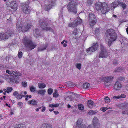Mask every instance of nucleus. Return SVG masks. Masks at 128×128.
<instances>
[{
	"label": "nucleus",
	"mask_w": 128,
	"mask_h": 128,
	"mask_svg": "<svg viewBox=\"0 0 128 128\" xmlns=\"http://www.w3.org/2000/svg\"><path fill=\"white\" fill-rule=\"evenodd\" d=\"M74 22L76 24V26L79 24H81L82 23V20L80 19L79 17L77 18L76 19Z\"/></svg>",
	"instance_id": "obj_19"
},
{
	"label": "nucleus",
	"mask_w": 128,
	"mask_h": 128,
	"mask_svg": "<svg viewBox=\"0 0 128 128\" xmlns=\"http://www.w3.org/2000/svg\"><path fill=\"white\" fill-rule=\"evenodd\" d=\"M81 64H77L76 65V67L78 69L80 70L81 69Z\"/></svg>",
	"instance_id": "obj_41"
},
{
	"label": "nucleus",
	"mask_w": 128,
	"mask_h": 128,
	"mask_svg": "<svg viewBox=\"0 0 128 128\" xmlns=\"http://www.w3.org/2000/svg\"><path fill=\"white\" fill-rule=\"evenodd\" d=\"M89 18L90 25L91 27H92L96 22V16L94 14L90 13L89 14Z\"/></svg>",
	"instance_id": "obj_8"
},
{
	"label": "nucleus",
	"mask_w": 128,
	"mask_h": 128,
	"mask_svg": "<svg viewBox=\"0 0 128 128\" xmlns=\"http://www.w3.org/2000/svg\"><path fill=\"white\" fill-rule=\"evenodd\" d=\"M14 128H26V127L24 124H18L16 125Z\"/></svg>",
	"instance_id": "obj_27"
},
{
	"label": "nucleus",
	"mask_w": 128,
	"mask_h": 128,
	"mask_svg": "<svg viewBox=\"0 0 128 128\" xmlns=\"http://www.w3.org/2000/svg\"><path fill=\"white\" fill-rule=\"evenodd\" d=\"M119 4V1H114L111 4L112 10V8L114 9Z\"/></svg>",
	"instance_id": "obj_20"
},
{
	"label": "nucleus",
	"mask_w": 128,
	"mask_h": 128,
	"mask_svg": "<svg viewBox=\"0 0 128 128\" xmlns=\"http://www.w3.org/2000/svg\"><path fill=\"white\" fill-rule=\"evenodd\" d=\"M100 50L99 55V58H106L108 56V52L106 48L102 45L100 46Z\"/></svg>",
	"instance_id": "obj_7"
},
{
	"label": "nucleus",
	"mask_w": 128,
	"mask_h": 128,
	"mask_svg": "<svg viewBox=\"0 0 128 128\" xmlns=\"http://www.w3.org/2000/svg\"><path fill=\"white\" fill-rule=\"evenodd\" d=\"M92 124L94 128H99L100 127V122L96 117H94L93 119Z\"/></svg>",
	"instance_id": "obj_12"
},
{
	"label": "nucleus",
	"mask_w": 128,
	"mask_h": 128,
	"mask_svg": "<svg viewBox=\"0 0 128 128\" xmlns=\"http://www.w3.org/2000/svg\"><path fill=\"white\" fill-rule=\"evenodd\" d=\"M76 5V2L74 0L72 1L69 2L67 6V9L69 12L74 14L76 13L77 10Z\"/></svg>",
	"instance_id": "obj_5"
},
{
	"label": "nucleus",
	"mask_w": 128,
	"mask_h": 128,
	"mask_svg": "<svg viewBox=\"0 0 128 128\" xmlns=\"http://www.w3.org/2000/svg\"><path fill=\"white\" fill-rule=\"evenodd\" d=\"M53 97L56 98L58 96L59 94L58 93V91L56 90L54 91V92L53 94Z\"/></svg>",
	"instance_id": "obj_34"
},
{
	"label": "nucleus",
	"mask_w": 128,
	"mask_h": 128,
	"mask_svg": "<svg viewBox=\"0 0 128 128\" xmlns=\"http://www.w3.org/2000/svg\"><path fill=\"white\" fill-rule=\"evenodd\" d=\"M92 2V0H88L87 3L89 5H91Z\"/></svg>",
	"instance_id": "obj_44"
},
{
	"label": "nucleus",
	"mask_w": 128,
	"mask_h": 128,
	"mask_svg": "<svg viewBox=\"0 0 128 128\" xmlns=\"http://www.w3.org/2000/svg\"><path fill=\"white\" fill-rule=\"evenodd\" d=\"M126 103H124L120 105V108L122 109V110H126Z\"/></svg>",
	"instance_id": "obj_31"
},
{
	"label": "nucleus",
	"mask_w": 128,
	"mask_h": 128,
	"mask_svg": "<svg viewBox=\"0 0 128 128\" xmlns=\"http://www.w3.org/2000/svg\"><path fill=\"white\" fill-rule=\"evenodd\" d=\"M114 77L108 76L104 77L103 78L104 85L106 86H109L111 84V82L113 80Z\"/></svg>",
	"instance_id": "obj_10"
},
{
	"label": "nucleus",
	"mask_w": 128,
	"mask_h": 128,
	"mask_svg": "<svg viewBox=\"0 0 128 128\" xmlns=\"http://www.w3.org/2000/svg\"><path fill=\"white\" fill-rule=\"evenodd\" d=\"M29 88L30 90L32 92H34L36 90V87L33 86H30Z\"/></svg>",
	"instance_id": "obj_37"
},
{
	"label": "nucleus",
	"mask_w": 128,
	"mask_h": 128,
	"mask_svg": "<svg viewBox=\"0 0 128 128\" xmlns=\"http://www.w3.org/2000/svg\"><path fill=\"white\" fill-rule=\"evenodd\" d=\"M90 84L88 83H85L83 84V87L84 89H88L90 88Z\"/></svg>",
	"instance_id": "obj_25"
},
{
	"label": "nucleus",
	"mask_w": 128,
	"mask_h": 128,
	"mask_svg": "<svg viewBox=\"0 0 128 128\" xmlns=\"http://www.w3.org/2000/svg\"><path fill=\"white\" fill-rule=\"evenodd\" d=\"M122 87V85L118 81L116 82L114 86V89L116 90H120L121 88Z\"/></svg>",
	"instance_id": "obj_16"
},
{
	"label": "nucleus",
	"mask_w": 128,
	"mask_h": 128,
	"mask_svg": "<svg viewBox=\"0 0 128 128\" xmlns=\"http://www.w3.org/2000/svg\"><path fill=\"white\" fill-rule=\"evenodd\" d=\"M18 105L19 107H20L23 104L22 102H19L18 103Z\"/></svg>",
	"instance_id": "obj_51"
},
{
	"label": "nucleus",
	"mask_w": 128,
	"mask_h": 128,
	"mask_svg": "<svg viewBox=\"0 0 128 128\" xmlns=\"http://www.w3.org/2000/svg\"><path fill=\"white\" fill-rule=\"evenodd\" d=\"M119 80L121 81H122L124 80V77L120 78L119 79Z\"/></svg>",
	"instance_id": "obj_56"
},
{
	"label": "nucleus",
	"mask_w": 128,
	"mask_h": 128,
	"mask_svg": "<svg viewBox=\"0 0 128 128\" xmlns=\"http://www.w3.org/2000/svg\"><path fill=\"white\" fill-rule=\"evenodd\" d=\"M39 25L43 30L46 31H50L53 32V30L47 26L48 23L44 20L41 19L40 20Z\"/></svg>",
	"instance_id": "obj_6"
},
{
	"label": "nucleus",
	"mask_w": 128,
	"mask_h": 128,
	"mask_svg": "<svg viewBox=\"0 0 128 128\" xmlns=\"http://www.w3.org/2000/svg\"><path fill=\"white\" fill-rule=\"evenodd\" d=\"M22 23V21L21 20L18 22L16 24V28L17 30L19 31L21 30L22 32H24L27 31L31 27V24H28L27 26L24 25L21 27Z\"/></svg>",
	"instance_id": "obj_3"
},
{
	"label": "nucleus",
	"mask_w": 128,
	"mask_h": 128,
	"mask_svg": "<svg viewBox=\"0 0 128 128\" xmlns=\"http://www.w3.org/2000/svg\"><path fill=\"white\" fill-rule=\"evenodd\" d=\"M95 32L96 35L97 36L99 34H100V32L99 29L98 28L96 29L95 31Z\"/></svg>",
	"instance_id": "obj_40"
},
{
	"label": "nucleus",
	"mask_w": 128,
	"mask_h": 128,
	"mask_svg": "<svg viewBox=\"0 0 128 128\" xmlns=\"http://www.w3.org/2000/svg\"><path fill=\"white\" fill-rule=\"evenodd\" d=\"M98 46V43H96L92 46H91L86 50V52L88 53L92 52L96 50Z\"/></svg>",
	"instance_id": "obj_13"
},
{
	"label": "nucleus",
	"mask_w": 128,
	"mask_h": 128,
	"mask_svg": "<svg viewBox=\"0 0 128 128\" xmlns=\"http://www.w3.org/2000/svg\"><path fill=\"white\" fill-rule=\"evenodd\" d=\"M10 6L14 11H16L17 10L18 5L15 1L11 2L10 4Z\"/></svg>",
	"instance_id": "obj_17"
},
{
	"label": "nucleus",
	"mask_w": 128,
	"mask_h": 128,
	"mask_svg": "<svg viewBox=\"0 0 128 128\" xmlns=\"http://www.w3.org/2000/svg\"><path fill=\"white\" fill-rule=\"evenodd\" d=\"M38 85L39 88H44L46 86V84L44 83H38Z\"/></svg>",
	"instance_id": "obj_30"
},
{
	"label": "nucleus",
	"mask_w": 128,
	"mask_h": 128,
	"mask_svg": "<svg viewBox=\"0 0 128 128\" xmlns=\"http://www.w3.org/2000/svg\"><path fill=\"white\" fill-rule=\"evenodd\" d=\"M56 0H49L48 5L46 6L45 9L47 11H48L52 7V6L54 5V3Z\"/></svg>",
	"instance_id": "obj_14"
},
{
	"label": "nucleus",
	"mask_w": 128,
	"mask_h": 128,
	"mask_svg": "<svg viewBox=\"0 0 128 128\" xmlns=\"http://www.w3.org/2000/svg\"><path fill=\"white\" fill-rule=\"evenodd\" d=\"M54 112L55 114H59V112L58 111H54Z\"/></svg>",
	"instance_id": "obj_60"
},
{
	"label": "nucleus",
	"mask_w": 128,
	"mask_h": 128,
	"mask_svg": "<svg viewBox=\"0 0 128 128\" xmlns=\"http://www.w3.org/2000/svg\"><path fill=\"white\" fill-rule=\"evenodd\" d=\"M6 72L7 73L10 74L11 75L12 74V72H10V71L9 70H6Z\"/></svg>",
	"instance_id": "obj_53"
},
{
	"label": "nucleus",
	"mask_w": 128,
	"mask_h": 128,
	"mask_svg": "<svg viewBox=\"0 0 128 128\" xmlns=\"http://www.w3.org/2000/svg\"><path fill=\"white\" fill-rule=\"evenodd\" d=\"M20 94V96H22V95H23V92H21Z\"/></svg>",
	"instance_id": "obj_63"
},
{
	"label": "nucleus",
	"mask_w": 128,
	"mask_h": 128,
	"mask_svg": "<svg viewBox=\"0 0 128 128\" xmlns=\"http://www.w3.org/2000/svg\"><path fill=\"white\" fill-rule=\"evenodd\" d=\"M127 111H122V113L124 114H126Z\"/></svg>",
	"instance_id": "obj_55"
},
{
	"label": "nucleus",
	"mask_w": 128,
	"mask_h": 128,
	"mask_svg": "<svg viewBox=\"0 0 128 128\" xmlns=\"http://www.w3.org/2000/svg\"><path fill=\"white\" fill-rule=\"evenodd\" d=\"M16 98L18 99H21L22 98V97L20 96V94H18V95L17 96Z\"/></svg>",
	"instance_id": "obj_52"
},
{
	"label": "nucleus",
	"mask_w": 128,
	"mask_h": 128,
	"mask_svg": "<svg viewBox=\"0 0 128 128\" xmlns=\"http://www.w3.org/2000/svg\"><path fill=\"white\" fill-rule=\"evenodd\" d=\"M46 92V90H38V93L39 94H42L43 95Z\"/></svg>",
	"instance_id": "obj_26"
},
{
	"label": "nucleus",
	"mask_w": 128,
	"mask_h": 128,
	"mask_svg": "<svg viewBox=\"0 0 128 128\" xmlns=\"http://www.w3.org/2000/svg\"><path fill=\"white\" fill-rule=\"evenodd\" d=\"M119 98H120V96H115L113 97V98L114 100L115 99H118Z\"/></svg>",
	"instance_id": "obj_46"
},
{
	"label": "nucleus",
	"mask_w": 128,
	"mask_h": 128,
	"mask_svg": "<svg viewBox=\"0 0 128 128\" xmlns=\"http://www.w3.org/2000/svg\"><path fill=\"white\" fill-rule=\"evenodd\" d=\"M97 111L90 110L88 114L89 115H94V114Z\"/></svg>",
	"instance_id": "obj_35"
},
{
	"label": "nucleus",
	"mask_w": 128,
	"mask_h": 128,
	"mask_svg": "<svg viewBox=\"0 0 128 128\" xmlns=\"http://www.w3.org/2000/svg\"><path fill=\"white\" fill-rule=\"evenodd\" d=\"M47 46L48 45L47 44H45L40 46L38 48V51H43L46 49Z\"/></svg>",
	"instance_id": "obj_18"
},
{
	"label": "nucleus",
	"mask_w": 128,
	"mask_h": 128,
	"mask_svg": "<svg viewBox=\"0 0 128 128\" xmlns=\"http://www.w3.org/2000/svg\"><path fill=\"white\" fill-rule=\"evenodd\" d=\"M104 100L105 102L106 103L110 102V99L108 97L105 98Z\"/></svg>",
	"instance_id": "obj_42"
},
{
	"label": "nucleus",
	"mask_w": 128,
	"mask_h": 128,
	"mask_svg": "<svg viewBox=\"0 0 128 128\" xmlns=\"http://www.w3.org/2000/svg\"><path fill=\"white\" fill-rule=\"evenodd\" d=\"M22 52H18V57L19 58L22 57Z\"/></svg>",
	"instance_id": "obj_43"
},
{
	"label": "nucleus",
	"mask_w": 128,
	"mask_h": 128,
	"mask_svg": "<svg viewBox=\"0 0 128 128\" xmlns=\"http://www.w3.org/2000/svg\"><path fill=\"white\" fill-rule=\"evenodd\" d=\"M12 73L13 75L15 76H20L21 75V74L20 73L18 72H17L16 70L12 71Z\"/></svg>",
	"instance_id": "obj_32"
},
{
	"label": "nucleus",
	"mask_w": 128,
	"mask_h": 128,
	"mask_svg": "<svg viewBox=\"0 0 128 128\" xmlns=\"http://www.w3.org/2000/svg\"><path fill=\"white\" fill-rule=\"evenodd\" d=\"M18 92H15L14 93V95L15 96V97L16 98L17 96L18 95Z\"/></svg>",
	"instance_id": "obj_48"
},
{
	"label": "nucleus",
	"mask_w": 128,
	"mask_h": 128,
	"mask_svg": "<svg viewBox=\"0 0 128 128\" xmlns=\"http://www.w3.org/2000/svg\"><path fill=\"white\" fill-rule=\"evenodd\" d=\"M78 107L79 109L80 110H82L84 109V107L82 104H79L78 105Z\"/></svg>",
	"instance_id": "obj_39"
},
{
	"label": "nucleus",
	"mask_w": 128,
	"mask_h": 128,
	"mask_svg": "<svg viewBox=\"0 0 128 128\" xmlns=\"http://www.w3.org/2000/svg\"><path fill=\"white\" fill-rule=\"evenodd\" d=\"M9 79L10 80V81H12V82L13 83H14V82H15V81H16V80H14V79H11L10 78H9Z\"/></svg>",
	"instance_id": "obj_58"
},
{
	"label": "nucleus",
	"mask_w": 128,
	"mask_h": 128,
	"mask_svg": "<svg viewBox=\"0 0 128 128\" xmlns=\"http://www.w3.org/2000/svg\"><path fill=\"white\" fill-rule=\"evenodd\" d=\"M38 29L34 30V35L36 38H38L40 36L39 35V33H38Z\"/></svg>",
	"instance_id": "obj_22"
},
{
	"label": "nucleus",
	"mask_w": 128,
	"mask_h": 128,
	"mask_svg": "<svg viewBox=\"0 0 128 128\" xmlns=\"http://www.w3.org/2000/svg\"><path fill=\"white\" fill-rule=\"evenodd\" d=\"M14 34L12 31L10 33L6 32L4 34H2L0 33V41L2 40H5L8 38L10 36H13Z\"/></svg>",
	"instance_id": "obj_11"
},
{
	"label": "nucleus",
	"mask_w": 128,
	"mask_h": 128,
	"mask_svg": "<svg viewBox=\"0 0 128 128\" xmlns=\"http://www.w3.org/2000/svg\"><path fill=\"white\" fill-rule=\"evenodd\" d=\"M59 104H54V107H58L59 106Z\"/></svg>",
	"instance_id": "obj_57"
},
{
	"label": "nucleus",
	"mask_w": 128,
	"mask_h": 128,
	"mask_svg": "<svg viewBox=\"0 0 128 128\" xmlns=\"http://www.w3.org/2000/svg\"><path fill=\"white\" fill-rule=\"evenodd\" d=\"M76 32H74L72 34V35L73 36L74 35H77V34H78V33H77V32H76Z\"/></svg>",
	"instance_id": "obj_61"
},
{
	"label": "nucleus",
	"mask_w": 128,
	"mask_h": 128,
	"mask_svg": "<svg viewBox=\"0 0 128 128\" xmlns=\"http://www.w3.org/2000/svg\"><path fill=\"white\" fill-rule=\"evenodd\" d=\"M76 26V24L75 23L74 21L72 23H70L68 24V26L70 27L74 28Z\"/></svg>",
	"instance_id": "obj_33"
},
{
	"label": "nucleus",
	"mask_w": 128,
	"mask_h": 128,
	"mask_svg": "<svg viewBox=\"0 0 128 128\" xmlns=\"http://www.w3.org/2000/svg\"><path fill=\"white\" fill-rule=\"evenodd\" d=\"M95 8L98 11H101L102 14H105L110 10L109 8L105 2H96Z\"/></svg>",
	"instance_id": "obj_2"
},
{
	"label": "nucleus",
	"mask_w": 128,
	"mask_h": 128,
	"mask_svg": "<svg viewBox=\"0 0 128 128\" xmlns=\"http://www.w3.org/2000/svg\"><path fill=\"white\" fill-rule=\"evenodd\" d=\"M107 110V107L102 108H100V110L103 112H105Z\"/></svg>",
	"instance_id": "obj_47"
},
{
	"label": "nucleus",
	"mask_w": 128,
	"mask_h": 128,
	"mask_svg": "<svg viewBox=\"0 0 128 128\" xmlns=\"http://www.w3.org/2000/svg\"><path fill=\"white\" fill-rule=\"evenodd\" d=\"M22 84L23 86L24 87H26L27 86V84L26 82H22Z\"/></svg>",
	"instance_id": "obj_45"
},
{
	"label": "nucleus",
	"mask_w": 128,
	"mask_h": 128,
	"mask_svg": "<svg viewBox=\"0 0 128 128\" xmlns=\"http://www.w3.org/2000/svg\"><path fill=\"white\" fill-rule=\"evenodd\" d=\"M68 86H74L72 83L71 82H69L68 83Z\"/></svg>",
	"instance_id": "obj_49"
},
{
	"label": "nucleus",
	"mask_w": 128,
	"mask_h": 128,
	"mask_svg": "<svg viewBox=\"0 0 128 128\" xmlns=\"http://www.w3.org/2000/svg\"><path fill=\"white\" fill-rule=\"evenodd\" d=\"M119 5L122 6L124 9H125L126 8V4L122 2L119 1Z\"/></svg>",
	"instance_id": "obj_28"
},
{
	"label": "nucleus",
	"mask_w": 128,
	"mask_h": 128,
	"mask_svg": "<svg viewBox=\"0 0 128 128\" xmlns=\"http://www.w3.org/2000/svg\"><path fill=\"white\" fill-rule=\"evenodd\" d=\"M67 41H66L65 42V43L63 44V45L64 47H66V46L67 45V44H66V43H67Z\"/></svg>",
	"instance_id": "obj_54"
},
{
	"label": "nucleus",
	"mask_w": 128,
	"mask_h": 128,
	"mask_svg": "<svg viewBox=\"0 0 128 128\" xmlns=\"http://www.w3.org/2000/svg\"><path fill=\"white\" fill-rule=\"evenodd\" d=\"M6 89L7 91H6V92L8 93H9L10 92L12 91L13 90V88L12 87H7L6 88Z\"/></svg>",
	"instance_id": "obj_38"
},
{
	"label": "nucleus",
	"mask_w": 128,
	"mask_h": 128,
	"mask_svg": "<svg viewBox=\"0 0 128 128\" xmlns=\"http://www.w3.org/2000/svg\"><path fill=\"white\" fill-rule=\"evenodd\" d=\"M126 104V109H128V103H126V104Z\"/></svg>",
	"instance_id": "obj_62"
},
{
	"label": "nucleus",
	"mask_w": 128,
	"mask_h": 128,
	"mask_svg": "<svg viewBox=\"0 0 128 128\" xmlns=\"http://www.w3.org/2000/svg\"><path fill=\"white\" fill-rule=\"evenodd\" d=\"M106 38H109L108 40V44L110 46L114 41L116 40L117 34L114 30L110 29L106 32Z\"/></svg>",
	"instance_id": "obj_1"
},
{
	"label": "nucleus",
	"mask_w": 128,
	"mask_h": 128,
	"mask_svg": "<svg viewBox=\"0 0 128 128\" xmlns=\"http://www.w3.org/2000/svg\"><path fill=\"white\" fill-rule=\"evenodd\" d=\"M45 109H46V108L45 107H44L42 108V112H44L45 110Z\"/></svg>",
	"instance_id": "obj_59"
},
{
	"label": "nucleus",
	"mask_w": 128,
	"mask_h": 128,
	"mask_svg": "<svg viewBox=\"0 0 128 128\" xmlns=\"http://www.w3.org/2000/svg\"><path fill=\"white\" fill-rule=\"evenodd\" d=\"M42 128H52L50 124H44L42 127Z\"/></svg>",
	"instance_id": "obj_29"
},
{
	"label": "nucleus",
	"mask_w": 128,
	"mask_h": 128,
	"mask_svg": "<svg viewBox=\"0 0 128 128\" xmlns=\"http://www.w3.org/2000/svg\"><path fill=\"white\" fill-rule=\"evenodd\" d=\"M54 104H50L49 105V106L50 107H54Z\"/></svg>",
	"instance_id": "obj_64"
},
{
	"label": "nucleus",
	"mask_w": 128,
	"mask_h": 128,
	"mask_svg": "<svg viewBox=\"0 0 128 128\" xmlns=\"http://www.w3.org/2000/svg\"><path fill=\"white\" fill-rule=\"evenodd\" d=\"M124 68H123L118 67L115 69L114 72H122L124 71Z\"/></svg>",
	"instance_id": "obj_21"
},
{
	"label": "nucleus",
	"mask_w": 128,
	"mask_h": 128,
	"mask_svg": "<svg viewBox=\"0 0 128 128\" xmlns=\"http://www.w3.org/2000/svg\"><path fill=\"white\" fill-rule=\"evenodd\" d=\"M120 98H124L126 97V95L124 94H122L120 96Z\"/></svg>",
	"instance_id": "obj_50"
},
{
	"label": "nucleus",
	"mask_w": 128,
	"mask_h": 128,
	"mask_svg": "<svg viewBox=\"0 0 128 128\" xmlns=\"http://www.w3.org/2000/svg\"><path fill=\"white\" fill-rule=\"evenodd\" d=\"M28 103L30 104H31L34 106H36L37 105V102L34 100H32L30 101H29Z\"/></svg>",
	"instance_id": "obj_24"
},
{
	"label": "nucleus",
	"mask_w": 128,
	"mask_h": 128,
	"mask_svg": "<svg viewBox=\"0 0 128 128\" xmlns=\"http://www.w3.org/2000/svg\"><path fill=\"white\" fill-rule=\"evenodd\" d=\"M93 102L91 100H88V107L90 108H91V107H90L91 106H95L94 104H93Z\"/></svg>",
	"instance_id": "obj_23"
},
{
	"label": "nucleus",
	"mask_w": 128,
	"mask_h": 128,
	"mask_svg": "<svg viewBox=\"0 0 128 128\" xmlns=\"http://www.w3.org/2000/svg\"><path fill=\"white\" fill-rule=\"evenodd\" d=\"M76 128H92V127L90 125H89L88 126H86L82 125L81 122L78 120L77 122Z\"/></svg>",
	"instance_id": "obj_15"
},
{
	"label": "nucleus",
	"mask_w": 128,
	"mask_h": 128,
	"mask_svg": "<svg viewBox=\"0 0 128 128\" xmlns=\"http://www.w3.org/2000/svg\"><path fill=\"white\" fill-rule=\"evenodd\" d=\"M28 1L22 4V8L23 12L26 14H28L30 11V7L29 6Z\"/></svg>",
	"instance_id": "obj_9"
},
{
	"label": "nucleus",
	"mask_w": 128,
	"mask_h": 128,
	"mask_svg": "<svg viewBox=\"0 0 128 128\" xmlns=\"http://www.w3.org/2000/svg\"><path fill=\"white\" fill-rule=\"evenodd\" d=\"M23 42L26 47L31 50L34 49L36 46V44L32 42L30 40L26 37H24Z\"/></svg>",
	"instance_id": "obj_4"
},
{
	"label": "nucleus",
	"mask_w": 128,
	"mask_h": 128,
	"mask_svg": "<svg viewBox=\"0 0 128 128\" xmlns=\"http://www.w3.org/2000/svg\"><path fill=\"white\" fill-rule=\"evenodd\" d=\"M53 91V90L51 88H49L48 90V94L50 95H51Z\"/></svg>",
	"instance_id": "obj_36"
}]
</instances>
